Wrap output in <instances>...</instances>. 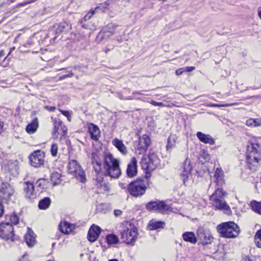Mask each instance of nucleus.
Wrapping results in <instances>:
<instances>
[{
  "mask_svg": "<svg viewBox=\"0 0 261 261\" xmlns=\"http://www.w3.org/2000/svg\"><path fill=\"white\" fill-rule=\"evenodd\" d=\"M103 168L106 176L117 178L121 174L118 160L110 153H107L104 155Z\"/></svg>",
  "mask_w": 261,
  "mask_h": 261,
  "instance_id": "obj_1",
  "label": "nucleus"
},
{
  "mask_svg": "<svg viewBox=\"0 0 261 261\" xmlns=\"http://www.w3.org/2000/svg\"><path fill=\"white\" fill-rule=\"evenodd\" d=\"M217 230L221 237L224 238H235L240 232V228L232 221L224 222L217 226Z\"/></svg>",
  "mask_w": 261,
  "mask_h": 261,
  "instance_id": "obj_2",
  "label": "nucleus"
},
{
  "mask_svg": "<svg viewBox=\"0 0 261 261\" xmlns=\"http://www.w3.org/2000/svg\"><path fill=\"white\" fill-rule=\"evenodd\" d=\"M220 187H218L216 189L210 197V200L216 209L224 210L226 214H229L231 213L230 208L224 200L227 193Z\"/></svg>",
  "mask_w": 261,
  "mask_h": 261,
  "instance_id": "obj_3",
  "label": "nucleus"
},
{
  "mask_svg": "<svg viewBox=\"0 0 261 261\" xmlns=\"http://www.w3.org/2000/svg\"><path fill=\"white\" fill-rule=\"evenodd\" d=\"M246 153L247 163L249 165L254 167L261 161V147L257 143L248 145Z\"/></svg>",
  "mask_w": 261,
  "mask_h": 261,
  "instance_id": "obj_4",
  "label": "nucleus"
},
{
  "mask_svg": "<svg viewBox=\"0 0 261 261\" xmlns=\"http://www.w3.org/2000/svg\"><path fill=\"white\" fill-rule=\"evenodd\" d=\"M120 234L123 242L127 244H131L135 242L137 237V229L129 224L128 227H124L121 231Z\"/></svg>",
  "mask_w": 261,
  "mask_h": 261,
  "instance_id": "obj_5",
  "label": "nucleus"
},
{
  "mask_svg": "<svg viewBox=\"0 0 261 261\" xmlns=\"http://www.w3.org/2000/svg\"><path fill=\"white\" fill-rule=\"evenodd\" d=\"M68 171L70 174H74L81 182L83 183L85 182L86 180L85 173L76 161L73 160L69 161Z\"/></svg>",
  "mask_w": 261,
  "mask_h": 261,
  "instance_id": "obj_6",
  "label": "nucleus"
},
{
  "mask_svg": "<svg viewBox=\"0 0 261 261\" xmlns=\"http://www.w3.org/2000/svg\"><path fill=\"white\" fill-rule=\"evenodd\" d=\"M148 160L143 158L142 166L147 170H153L160 165V160L154 152H149L148 155Z\"/></svg>",
  "mask_w": 261,
  "mask_h": 261,
  "instance_id": "obj_7",
  "label": "nucleus"
},
{
  "mask_svg": "<svg viewBox=\"0 0 261 261\" xmlns=\"http://www.w3.org/2000/svg\"><path fill=\"white\" fill-rule=\"evenodd\" d=\"M150 142V139L147 135L144 134L140 136L139 140L135 143V153L137 154H143L146 151Z\"/></svg>",
  "mask_w": 261,
  "mask_h": 261,
  "instance_id": "obj_8",
  "label": "nucleus"
},
{
  "mask_svg": "<svg viewBox=\"0 0 261 261\" xmlns=\"http://www.w3.org/2000/svg\"><path fill=\"white\" fill-rule=\"evenodd\" d=\"M146 189L144 182L142 181H135L129 184L128 190L134 197H139L143 195Z\"/></svg>",
  "mask_w": 261,
  "mask_h": 261,
  "instance_id": "obj_9",
  "label": "nucleus"
},
{
  "mask_svg": "<svg viewBox=\"0 0 261 261\" xmlns=\"http://www.w3.org/2000/svg\"><path fill=\"white\" fill-rule=\"evenodd\" d=\"M0 238L4 240H14L13 226L9 222H2L0 224Z\"/></svg>",
  "mask_w": 261,
  "mask_h": 261,
  "instance_id": "obj_10",
  "label": "nucleus"
},
{
  "mask_svg": "<svg viewBox=\"0 0 261 261\" xmlns=\"http://www.w3.org/2000/svg\"><path fill=\"white\" fill-rule=\"evenodd\" d=\"M44 158L43 151L39 150L35 151L29 156L30 164L35 168L40 167L44 164Z\"/></svg>",
  "mask_w": 261,
  "mask_h": 261,
  "instance_id": "obj_11",
  "label": "nucleus"
},
{
  "mask_svg": "<svg viewBox=\"0 0 261 261\" xmlns=\"http://www.w3.org/2000/svg\"><path fill=\"white\" fill-rule=\"evenodd\" d=\"M117 25L114 23H110L103 28L97 36L98 41H101L114 35Z\"/></svg>",
  "mask_w": 261,
  "mask_h": 261,
  "instance_id": "obj_12",
  "label": "nucleus"
},
{
  "mask_svg": "<svg viewBox=\"0 0 261 261\" xmlns=\"http://www.w3.org/2000/svg\"><path fill=\"white\" fill-rule=\"evenodd\" d=\"M53 124L54 128L52 132V135L55 137H57L60 132H61L62 134L61 139H62V137L64 138L67 135V129L63 122L60 119L55 118L53 120Z\"/></svg>",
  "mask_w": 261,
  "mask_h": 261,
  "instance_id": "obj_13",
  "label": "nucleus"
},
{
  "mask_svg": "<svg viewBox=\"0 0 261 261\" xmlns=\"http://www.w3.org/2000/svg\"><path fill=\"white\" fill-rule=\"evenodd\" d=\"M146 209L149 211H159L165 212L169 211L170 206L166 204L163 201H155L148 202L146 205Z\"/></svg>",
  "mask_w": 261,
  "mask_h": 261,
  "instance_id": "obj_14",
  "label": "nucleus"
},
{
  "mask_svg": "<svg viewBox=\"0 0 261 261\" xmlns=\"http://www.w3.org/2000/svg\"><path fill=\"white\" fill-rule=\"evenodd\" d=\"M192 169V166L191 165V161L189 159L187 158L180 167V177L185 185H186V182L189 178V175Z\"/></svg>",
  "mask_w": 261,
  "mask_h": 261,
  "instance_id": "obj_15",
  "label": "nucleus"
},
{
  "mask_svg": "<svg viewBox=\"0 0 261 261\" xmlns=\"http://www.w3.org/2000/svg\"><path fill=\"white\" fill-rule=\"evenodd\" d=\"M13 187L7 183H3L0 188V197L4 200H8L14 194Z\"/></svg>",
  "mask_w": 261,
  "mask_h": 261,
  "instance_id": "obj_16",
  "label": "nucleus"
},
{
  "mask_svg": "<svg viewBox=\"0 0 261 261\" xmlns=\"http://www.w3.org/2000/svg\"><path fill=\"white\" fill-rule=\"evenodd\" d=\"M23 190L25 197L30 201H32L36 197V193L34 192V186L32 182L29 181L24 182Z\"/></svg>",
  "mask_w": 261,
  "mask_h": 261,
  "instance_id": "obj_17",
  "label": "nucleus"
},
{
  "mask_svg": "<svg viewBox=\"0 0 261 261\" xmlns=\"http://www.w3.org/2000/svg\"><path fill=\"white\" fill-rule=\"evenodd\" d=\"M100 228L95 225H93L90 228L87 236L88 240L91 242L95 241L100 233Z\"/></svg>",
  "mask_w": 261,
  "mask_h": 261,
  "instance_id": "obj_18",
  "label": "nucleus"
},
{
  "mask_svg": "<svg viewBox=\"0 0 261 261\" xmlns=\"http://www.w3.org/2000/svg\"><path fill=\"white\" fill-rule=\"evenodd\" d=\"M137 173V161L135 157L131 159V161L127 165L126 169L127 175L129 177H133Z\"/></svg>",
  "mask_w": 261,
  "mask_h": 261,
  "instance_id": "obj_19",
  "label": "nucleus"
},
{
  "mask_svg": "<svg viewBox=\"0 0 261 261\" xmlns=\"http://www.w3.org/2000/svg\"><path fill=\"white\" fill-rule=\"evenodd\" d=\"M214 180L218 187H222L224 185V173L221 168H216L214 175Z\"/></svg>",
  "mask_w": 261,
  "mask_h": 261,
  "instance_id": "obj_20",
  "label": "nucleus"
},
{
  "mask_svg": "<svg viewBox=\"0 0 261 261\" xmlns=\"http://www.w3.org/2000/svg\"><path fill=\"white\" fill-rule=\"evenodd\" d=\"M88 132L90 134L92 139L94 141L98 140L100 136V130L96 125L90 123L88 125Z\"/></svg>",
  "mask_w": 261,
  "mask_h": 261,
  "instance_id": "obj_21",
  "label": "nucleus"
},
{
  "mask_svg": "<svg viewBox=\"0 0 261 261\" xmlns=\"http://www.w3.org/2000/svg\"><path fill=\"white\" fill-rule=\"evenodd\" d=\"M98 175L96 177V181L97 182V187H101L104 192H108L110 189V185L108 183L103 182V177H101L102 173H100L97 169H95Z\"/></svg>",
  "mask_w": 261,
  "mask_h": 261,
  "instance_id": "obj_22",
  "label": "nucleus"
},
{
  "mask_svg": "<svg viewBox=\"0 0 261 261\" xmlns=\"http://www.w3.org/2000/svg\"><path fill=\"white\" fill-rule=\"evenodd\" d=\"M75 226L67 222H61L59 225L60 230L64 234H69L75 229Z\"/></svg>",
  "mask_w": 261,
  "mask_h": 261,
  "instance_id": "obj_23",
  "label": "nucleus"
},
{
  "mask_svg": "<svg viewBox=\"0 0 261 261\" xmlns=\"http://www.w3.org/2000/svg\"><path fill=\"white\" fill-rule=\"evenodd\" d=\"M198 139L203 143L214 145L215 143L214 139L209 135L199 132L196 134Z\"/></svg>",
  "mask_w": 261,
  "mask_h": 261,
  "instance_id": "obj_24",
  "label": "nucleus"
},
{
  "mask_svg": "<svg viewBox=\"0 0 261 261\" xmlns=\"http://www.w3.org/2000/svg\"><path fill=\"white\" fill-rule=\"evenodd\" d=\"M25 241L29 247L33 246L36 243V239L34 232L29 228L25 236Z\"/></svg>",
  "mask_w": 261,
  "mask_h": 261,
  "instance_id": "obj_25",
  "label": "nucleus"
},
{
  "mask_svg": "<svg viewBox=\"0 0 261 261\" xmlns=\"http://www.w3.org/2000/svg\"><path fill=\"white\" fill-rule=\"evenodd\" d=\"M165 225L164 222L152 219L149 221L148 227L150 230H155L159 228H163Z\"/></svg>",
  "mask_w": 261,
  "mask_h": 261,
  "instance_id": "obj_26",
  "label": "nucleus"
},
{
  "mask_svg": "<svg viewBox=\"0 0 261 261\" xmlns=\"http://www.w3.org/2000/svg\"><path fill=\"white\" fill-rule=\"evenodd\" d=\"M112 143L123 154H127V148L121 140L115 138L113 140Z\"/></svg>",
  "mask_w": 261,
  "mask_h": 261,
  "instance_id": "obj_27",
  "label": "nucleus"
},
{
  "mask_svg": "<svg viewBox=\"0 0 261 261\" xmlns=\"http://www.w3.org/2000/svg\"><path fill=\"white\" fill-rule=\"evenodd\" d=\"M182 238L184 241L195 244L197 242V238L195 234L192 232H185L182 234Z\"/></svg>",
  "mask_w": 261,
  "mask_h": 261,
  "instance_id": "obj_28",
  "label": "nucleus"
},
{
  "mask_svg": "<svg viewBox=\"0 0 261 261\" xmlns=\"http://www.w3.org/2000/svg\"><path fill=\"white\" fill-rule=\"evenodd\" d=\"M38 127V120L35 118L32 122L29 124L26 127V131L30 134L34 133Z\"/></svg>",
  "mask_w": 261,
  "mask_h": 261,
  "instance_id": "obj_29",
  "label": "nucleus"
},
{
  "mask_svg": "<svg viewBox=\"0 0 261 261\" xmlns=\"http://www.w3.org/2000/svg\"><path fill=\"white\" fill-rule=\"evenodd\" d=\"M51 200L49 198L45 197L41 200L38 204L39 208L41 210H46L50 205Z\"/></svg>",
  "mask_w": 261,
  "mask_h": 261,
  "instance_id": "obj_30",
  "label": "nucleus"
},
{
  "mask_svg": "<svg viewBox=\"0 0 261 261\" xmlns=\"http://www.w3.org/2000/svg\"><path fill=\"white\" fill-rule=\"evenodd\" d=\"M176 138L174 135H170L168 139L167 145L166 149L168 151H170L175 145Z\"/></svg>",
  "mask_w": 261,
  "mask_h": 261,
  "instance_id": "obj_31",
  "label": "nucleus"
},
{
  "mask_svg": "<svg viewBox=\"0 0 261 261\" xmlns=\"http://www.w3.org/2000/svg\"><path fill=\"white\" fill-rule=\"evenodd\" d=\"M106 240L108 244H116L119 242L118 237L114 234H110L107 236Z\"/></svg>",
  "mask_w": 261,
  "mask_h": 261,
  "instance_id": "obj_32",
  "label": "nucleus"
},
{
  "mask_svg": "<svg viewBox=\"0 0 261 261\" xmlns=\"http://www.w3.org/2000/svg\"><path fill=\"white\" fill-rule=\"evenodd\" d=\"M6 220H8V222H9L10 224H17L19 222V218L18 216L16 214H12L11 215H7L6 216Z\"/></svg>",
  "mask_w": 261,
  "mask_h": 261,
  "instance_id": "obj_33",
  "label": "nucleus"
},
{
  "mask_svg": "<svg viewBox=\"0 0 261 261\" xmlns=\"http://www.w3.org/2000/svg\"><path fill=\"white\" fill-rule=\"evenodd\" d=\"M251 206L252 210L256 213L261 214V203L256 201L251 202Z\"/></svg>",
  "mask_w": 261,
  "mask_h": 261,
  "instance_id": "obj_34",
  "label": "nucleus"
},
{
  "mask_svg": "<svg viewBox=\"0 0 261 261\" xmlns=\"http://www.w3.org/2000/svg\"><path fill=\"white\" fill-rule=\"evenodd\" d=\"M61 175L59 173L55 172L51 174V180L54 183V184L57 185L59 184L61 181Z\"/></svg>",
  "mask_w": 261,
  "mask_h": 261,
  "instance_id": "obj_35",
  "label": "nucleus"
},
{
  "mask_svg": "<svg viewBox=\"0 0 261 261\" xmlns=\"http://www.w3.org/2000/svg\"><path fill=\"white\" fill-rule=\"evenodd\" d=\"M70 29V25L66 22H61L58 26L57 29L58 32H63L64 31L68 30Z\"/></svg>",
  "mask_w": 261,
  "mask_h": 261,
  "instance_id": "obj_36",
  "label": "nucleus"
},
{
  "mask_svg": "<svg viewBox=\"0 0 261 261\" xmlns=\"http://www.w3.org/2000/svg\"><path fill=\"white\" fill-rule=\"evenodd\" d=\"M254 243L258 248H261V229L258 230L254 238Z\"/></svg>",
  "mask_w": 261,
  "mask_h": 261,
  "instance_id": "obj_37",
  "label": "nucleus"
},
{
  "mask_svg": "<svg viewBox=\"0 0 261 261\" xmlns=\"http://www.w3.org/2000/svg\"><path fill=\"white\" fill-rule=\"evenodd\" d=\"M50 152L53 156L56 157L57 156L58 152V146L57 144L54 143L51 145Z\"/></svg>",
  "mask_w": 261,
  "mask_h": 261,
  "instance_id": "obj_38",
  "label": "nucleus"
},
{
  "mask_svg": "<svg viewBox=\"0 0 261 261\" xmlns=\"http://www.w3.org/2000/svg\"><path fill=\"white\" fill-rule=\"evenodd\" d=\"M45 182L46 181L44 179H39L37 181V187L38 188H40L42 189H43L45 188Z\"/></svg>",
  "mask_w": 261,
  "mask_h": 261,
  "instance_id": "obj_39",
  "label": "nucleus"
},
{
  "mask_svg": "<svg viewBox=\"0 0 261 261\" xmlns=\"http://www.w3.org/2000/svg\"><path fill=\"white\" fill-rule=\"evenodd\" d=\"M59 111L64 116H65V117H67V118L69 121H71V114L69 111H64L62 110H59Z\"/></svg>",
  "mask_w": 261,
  "mask_h": 261,
  "instance_id": "obj_40",
  "label": "nucleus"
},
{
  "mask_svg": "<svg viewBox=\"0 0 261 261\" xmlns=\"http://www.w3.org/2000/svg\"><path fill=\"white\" fill-rule=\"evenodd\" d=\"M95 13V10H91L90 12H89L88 14H87L84 19L85 21H87L89 20L91 17Z\"/></svg>",
  "mask_w": 261,
  "mask_h": 261,
  "instance_id": "obj_41",
  "label": "nucleus"
},
{
  "mask_svg": "<svg viewBox=\"0 0 261 261\" xmlns=\"http://www.w3.org/2000/svg\"><path fill=\"white\" fill-rule=\"evenodd\" d=\"M255 121L254 119H249L246 121V125L249 126L255 127Z\"/></svg>",
  "mask_w": 261,
  "mask_h": 261,
  "instance_id": "obj_42",
  "label": "nucleus"
},
{
  "mask_svg": "<svg viewBox=\"0 0 261 261\" xmlns=\"http://www.w3.org/2000/svg\"><path fill=\"white\" fill-rule=\"evenodd\" d=\"M108 6V4L107 3L101 4H100V6L97 7L95 8V11H97L99 9L101 10L102 9H106L107 8Z\"/></svg>",
  "mask_w": 261,
  "mask_h": 261,
  "instance_id": "obj_43",
  "label": "nucleus"
},
{
  "mask_svg": "<svg viewBox=\"0 0 261 261\" xmlns=\"http://www.w3.org/2000/svg\"><path fill=\"white\" fill-rule=\"evenodd\" d=\"M73 76V73H72V71H69V73L68 74H66V75H64L61 77H59V79L60 80H62L63 79H64L65 78H67V77H72Z\"/></svg>",
  "mask_w": 261,
  "mask_h": 261,
  "instance_id": "obj_44",
  "label": "nucleus"
},
{
  "mask_svg": "<svg viewBox=\"0 0 261 261\" xmlns=\"http://www.w3.org/2000/svg\"><path fill=\"white\" fill-rule=\"evenodd\" d=\"M184 68L185 72H191L195 69V67L194 66L186 67Z\"/></svg>",
  "mask_w": 261,
  "mask_h": 261,
  "instance_id": "obj_45",
  "label": "nucleus"
},
{
  "mask_svg": "<svg viewBox=\"0 0 261 261\" xmlns=\"http://www.w3.org/2000/svg\"><path fill=\"white\" fill-rule=\"evenodd\" d=\"M184 72H185V69L184 67L179 68L176 70V74L177 75H180L182 74Z\"/></svg>",
  "mask_w": 261,
  "mask_h": 261,
  "instance_id": "obj_46",
  "label": "nucleus"
},
{
  "mask_svg": "<svg viewBox=\"0 0 261 261\" xmlns=\"http://www.w3.org/2000/svg\"><path fill=\"white\" fill-rule=\"evenodd\" d=\"M45 109L49 111L54 112L56 109V108L53 106H46Z\"/></svg>",
  "mask_w": 261,
  "mask_h": 261,
  "instance_id": "obj_47",
  "label": "nucleus"
},
{
  "mask_svg": "<svg viewBox=\"0 0 261 261\" xmlns=\"http://www.w3.org/2000/svg\"><path fill=\"white\" fill-rule=\"evenodd\" d=\"M114 213L115 216H120L121 215L122 212L120 210H115L114 211Z\"/></svg>",
  "mask_w": 261,
  "mask_h": 261,
  "instance_id": "obj_48",
  "label": "nucleus"
},
{
  "mask_svg": "<svg viewBox=\"0 0 261 261\" xmlns=\"http://www.w3.org/2000/svg\"><path fill=\"white\" fill-rule=\"evenodd\" d=\"M255 127L261 125V119H255Z\"/></svg>",
  "mask_w": 261,
  "mask_h": 261,
  "instance_id": "obj_49",
  "label": "nucleus"
},
{
  "mask_svg": "<svg viewBox=\"0 0 261 261\" xmlns=\"http://www.w3.org/2000/svg\"><path fill=\"white\" fill-rule=\"evenodd\" d=\"M4 131V122L0 121V134Z\"/></svg>",
  "mask_w": 261,
  "mask_h": 261,
  "instance_id": "obj_50",
  "label": "nucleus"
},
{
  "mask_svg": "<svg viewBox=\"0 0 261 261\" xmlns=\"http://www.w3.org/2000/svg\"><path fill=\"white\" fill-rule=\"evenodd\" d=\"M113 48V46H111V47H106L104 48L103 51L106 53H108L109 51H110L111 49Z\"/></svg>",
  "mask_w": 261,
  "mask_h": 261,
  "instance_id": "obj_51",
  "label": "nucleus"
},
{
  "mask_svg": "<svg viewBox=\"0 0 261 261\" xmlns=\"http://www.w3.org/2000/svg\"><path fill=\"white\" fill-rule=\"evenodd\" d=\"M150 103L152 105H153V106H158V102H156V101H154V100H152L150 102Z\"/></svg>",
  "mask_w": 261,
  "mask_h": 261,
  "instance_id": "obj_52",
  "label": "nucleus"
},
{
  "mask_svg": "<svg viewBox=\"0 0 261 261\" xmlns=\"http://www.w3.org/2000/svg\"><path fill=\"white\" fill-rule=\"evenodd\" d=\"M150 103L152 105H153V106H158V102H156V101H154V100H152L150 102Z\"/></svg>",
  "mask_w": 261,
  "mask_h": 261,
  "instance_id": "obj_53",
  "label": "nucleus"
},
{
  "mask_svg": "<svg viewBox=\"0 0 261 261\" xmlns=\"http://www.w3.org/2000/svg\"><path fill=\"white\" fill-rule=\"evenodd\" d=\"M258 14L259 18L261 19V7H259L258 8Z\"/></svg>",
  "mask_w": 261,
  "mask_h": 261,
  "instance_id": "obj_54",
  "label": "nucleus"
},
{
  "mask_svg": "<svg viewBox=\"0 0 261 261\" xmlns=\"http://www.w3.org/2000/svg\"><path fill=\"white\" fill-rule=\"evenodd\" d=\"M244 261H253L252 259L249 256H246L244 258Z\"/></svg>",
  "mask_w": 261,
  "mask_h": 261,
  "instance_id": "obj_55",
  "label": "nucleus"
},
{
  "mask_svg": "<svg viewBox=\"0 0 261 261\" xmlns=\"http://www.w3.org/2000/svg\"><path fill=\"white\" fill-rule=\"evenodd\" d=\"M158 106L161 107H166V106L163 102H158Z\"/></svg>",
  "mask_w": 261,
  "mask_h": 261,
  "instance_id": "obj_56",
  "label": "nucleus"
},
{
  "mask_svg": "<svg viewBox=\"0 0 261 261\" xmlns=\"http://www.w3.org/2000/svg\"><path fill=\"white\" fill-rule=\"evenodd\" d=\"M204 156H205V159H206V160H209L210 159V155L206 153L204 155Z\"/></svg>",
  "mask_w": 261,
  "mask_h": 261,
  "instance_id": "obj_57",
  "label": "nucleus"
},
{
  "mask_svg": "<svg viewBox=\"0 0 261 261\" xmlns=\"http://www.w3.org/2000/svg\"><path fill=\"white\" fill-rule=\"evenodd\" d=\"M248 90L249 89H253V90H255V89H258L257 87H247V88Z\"/></svg>",
  "mask_w": 261,
  "mask_h": 261,
  "instance_id": "obj_58",
  "label": "nucleus"
},
{
  "mask_svg": "<svg viewBox=\"0 0 261 261\" xmlns=\"http://www.w3.org/2000/svg\"><path fill=\"white\" fill-rule=\"evenodd\" d=\"M7 57H6L4 59V60L3 61V62L1 63V65L3 66V67H6V64H5V60H6Z\"/></svg>",
  "mask_w": 261,
  "mask_h": 261,
  "instance_id": "obj_59",
  "label": "nucleus"
},
{
  "mask_svg": "<svg viewBox=\"0 0 261 261\" xmlns=\"http://www.w3.org/2000/svg\"><path fill=\"white\" fill-rule=\"evenodd\" d=\"M150 176V174H149L148 173H146V178H149V177Z\"/></svg>",
  "mask_w": 261,
  "mask_h": 261,
  "instance_id": "obj_60",
  "label": "nucleus"
},
{
  "mask_svg": "<svg viewBox=\"0 0 261 261\" xmlns=\"http://www.w3.org/2000/svg\"><path fill=\"white\" fill-rule=\"evenodd\" d=\"M212 106L215 107H220V106L218 104H213L212 105Z\"/></svg>",
  "mask_w": 261,
  "mask_h": 261,
  "instance_id": "obj_61",
  "label": "nucleus"
},
{
  "mask_svg": "<svg viewBox=\"0 0 261 261\" xmlns=\"http://www.w3.org/2000/svg\"><path fill=\"white\" fill-rule=\"evenodd\" d=\"M133 99V98L132 97V96H128V97L126 98V99H128V100H131V99Z\"/></svg>",
  "mask_w": 261,
  "mask_h": 261,
  "instance_id": "obj_62",
  "label": "nucleus"
},
{
  "mask_svg": "<svg viewBox=\"0 0 261 261\" xmlns=\"http://www.w3.org/2000/svg\"><path fill=\"white\" fill-rule=\"evenodd\" d=\"M133 94H141V93L140 92L138 91L134 92Z\"/></svg>",
  "mask_w": 261,
  "mask_h": 261,
  "instance_id": "obj_63",
  "label": "nucleus"
},
{
  "mask_svg": "<svg viewBox=\"0 0 261 261\" xmlns=\"http://www.w3.org/2000/svg\"><path fill=\"white\" fill-rule=\"evenodd\" d=\"M109 261H118V260L117 259H111L109 260Z\"/></svg>",
  "mask_w": 261,
  "mask_h": 261,
  "instance_id": "obj_64",
  "label": "nucleus"
}]
</instances>
